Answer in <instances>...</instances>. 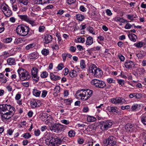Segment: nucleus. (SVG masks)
<instances>
[{"instance_id": "1", "label": "nucleus", "mask_w": 146, "mask_h": 146, "mask_svg": "<svg viewBox=\"0 0 146 146\" xmlns=\"http://www.w3.org/2000/svg\"><path fill=\"white\" fill-rule=\"evenodd\" d=\"M93 92V91L92 90L84 89L78 90L76 94L81 97L82 100H86L92 96Z\"/></svg>"}, {"instance_id": "2", "label": "nucleus", "mask_w": 146, "mask_h": 146, "mask_svg": "<svg viewBox=\"0 0 146 146\" xmlns=\"http://www.w3.org/2000/svg\"><path fill=\"white\" fill-rule=\"evenodd\" d=\"M30 29L24 25H19L17 26L16 29V31L17 34L22 36H25L28 34L32 35V33L29 34Z\"/></svg>"}, {"instance_id": "3", "label": "nucleus", "mask_w": 146, "mask_h": 146, "mask_svg": "<svg viewBox=\"0 0 146 146\" xmlns=\"http://www.w3.org/2000/svg\"><path fill=\"white\" fill-rule=\"evenodd\" d=\"M20 79L24 81L29 80L30 78L29 73L25 69L22 68H19L17 70Z\"/></svg>"}, {"instance_id": "4", "label": "nucleus", "mask_w": 146, "mask_h": 146, "mask_svg": "<svg viewBox=\"0 0 146 146\" xmlns=\"http://www.w3.org/2000/svg\"><path fill=\"white\" fill-rule=\"evenodd\" d=\"M91 83L98 88H103L106 86V84L104 82L96 79L92 80Z\"/></svg>"}, {"instance_id": "5", "label": "nucleus", "mask_w": 146, "mask_h": 146, "mask_svg": "<svg viewBox=\"0 0 146 146\" xmlns=\"http://www.w3.org/2000/svg\"><path fill=\"white\" fill-rule=\"evenodd\" d=\"M18 16L21 20L30 23L32 26L35 25V21L32 20L31 18L26 15H19Z\"/></svg>"}, {"instance_id": "6", "label": "nucleus", "mask_w": 146, "mask_h": 146, "mask_svg": "<svg viewBox=\"0 0 146 146\" xmlns=\"http://www.w3.org/2000/svg\"><path fill=\"white\" fill-rule=\"evenodd\" d=\"M100 123V129L102 131L107 130L110 128L112 125V122L109 120L101 121Z\"/></svg>"}, {"instance_id": "7", "label": "nucleus", "mask_w": 146, "mask_h": 146, "mask_svg": "<svg viewBox=\"0 0 146 146\" xmlns=\"http://www.w3.org/2000/svg\"><path fill=\"white\" fill-rule=\"evenodd\" d=\"M38 71V69L35 67L32 68L31 71V74L32 78L35 82H37L39 80V77L38 76L37 74Z\"/></svg>"}, {"instance_id": "8", "label": "nucleus", "mask_w": 146, "mask_h": 146, "mask_svg": "<svg viewBox=\"0 0 146 146\" xmlns=\"http://www.w3.org/2000/svg\"><path fill=\"white\" fill-rule=\"evenodd\" d=\"M7 7L2 5L1 7V9L5 15L7 17H9L12 15V12L10 9L7 8L8 6L7 5Z\"/></svg>"}, {"instance_id": "9", "label": "nucleus", "mask_w": 146, "mask_h": 146, "mask_svg": "<svg viewBox=\"0 0 146 146\" xmlns=\"http://www.w3.org/2000/svg\"><path fill=\"white\" fill-rule=\"evenodd\" d=\"M54 135L52 133L48 134L46 139H45V142L46 144L48 145H50L51 144H53V140Z\"/></svg>"}, {"instance_id": "10", "label": "nucleus", "mask_w": 146, "mask_h": 146, "mask_svg": "<svg viewBox=\"0 0 146 146\" xmlns=\"http://www.w3.org/2000/svg\"><path fill=\"white\" fill-rule=\"evenodd\" d=\"M8 111V110H7ZM9 111V112H6L4 114L3 113H1V118L3 120L4 119H8L11 117L13 115V113L11 111L8 110Z\"/></svg>"}, {"instance_id": "11", "label": "nucleus", "mask_w": 146, "mask_h": 146, "mask_svg": "<svg viewBox=\"0 0 146 146\" xmlns=\"http://www.w3.org/2000/svg\"><path fill=\"white\" fill-rule=\"evenodd\" d=\"M123 100L122 98L116 97L110 99V101L112 103L117 104L121 103Z\"/></svg>"}, {"instance_id": "12", "label": "nucleus", "mask_w": 146, "mask_h": 146, "mask_svg": "<svg viewBox=\"0 0 146 146\" xmlns=\"http://www.w3.org/2000/svg\"><path fill=\"white\" fill-rule=\"evenodd\" d=\"M108 145L111 144V145L113 146L116 144V139L113 136H110L108 138Z\"/></svg>"}, {"instance_id": "13", "label": "nucleus", "mask_w": 146, "mask_h": 146, "mask_svg": "<svg viewBox=\"0 0 146 146\" xmlns=\"http://www.w3.org/2000/svg\"><path fill=\"white\" fill-rule=\"evenodd\" d=\"M53 38L52 36L49 34H46L44 35V43L45 44H48L52 41Z\"/></svg>"}, {"instance_id": "14", "label": "nucleus", "mask_w": 146, "mask_h": 146, "mask_svg": "<svg viewBox=\"0 0 146 146\" xmlns=\"http://www.w3.org/2000/svg\"><path fill=\"white\" fill-rule=\"evenodd\" d=\"M125 68L128 69H130L135 66L134 62L131 60H128L125 62L124 64Z\"/></svg>"}, {"instance_id": "15", "label": "nucleus", "mask_w": 146, "mask_h": 146, "mask_svg": "<svg viewBox=\"0 0 146 146\" xmlns=\"http://www.w3.org/2000/svg\"><path fill=\"white\" fill-rule=\"evenodd\" d=\"M102 74L103 72L99 68L96 69V70L95 71L94 74V76L98 78L101 77Z\"/></svg>"}, {"instance_id": "16", "label": "nucleus", "mask_w": 146, "mask_h": 146, "mask_svg": "<svg viewBox=\"0 0 146 146\" xmlns=\"http://www.w3.org/2000/svg\"><path fill=\"white\" fill-rule=\"evenodd\" d=\"M54 2V0H37V3L38 4H44L52 3Z\"/></svg>"}, {"instance_id": "17", "label": "nucleus", "mask_w": 146, "mask_h": 146, "mask_svg": "<svg viewBox=\"0 0 146 146\" xmlns=\"http://www.w3.org/2000/svg\"><path fill=\"white\" fill-rule=\"evenodd\" d=\"M47 115V113H42L40 114V118L42 121L46 122L47 120V119L48 117Z\"/></svg>"}, {"instance_id": "18", "label": "nucleus", "mask_w": 146, "mask_h": 146, "mask_svg": "<svg viewBox=\"0 0 146 146\" xmlns=\"http://www.w3.org/2000/svg\"><path fill=\"white\" fill-rule=\"evenodd\" d=\"M98 68L95 64H92L90 66L89 70L90 72L94 74L95 71L96 70V69Z\"/></svg>"}, {"instance_id": "19", "label": "nucleus", "mask_w": 146, "mask_h": 146, "mask_svg": "<svg viewBox=\"0 0 146 146\" xmlns=\"http://www.w3.org/2000/svg\"><path fill=\"white\" fill-rule=\"evenodd\" d=\"M7 63L9 65H13L16 64L15 59L13 58H10L7 60Z\"/></svg>"}, {"instance_id": "20", "label": "nucleus", "mask_w": 146, "mask_h": 146, "mask_svg": "<svg viewBox=\"0 0 146 146\" xmlns=\"http://www.w3.org/2000/svg\"><path fill=\"white\" fill-rule=\"evenodd\" d=\"M50 76L52 80L55 81L59 80L61 79V77L60 76L55 75L52 73L50 74Z\"/></svg>"}, {"instance_id": "21", "label": "nucleus", "mask_w": 146, "mask_h": 146, "mask_svg": "<svg viewBox=\"0 0 146 146\" xmlns=\"http://www.w3.org/2000/svg\"><path fill=\"white\" fill-rule=\"evenodd\" d=\"M50 129L54 132L58 133L57 124L55 123L52 125L50 128Z\"/></svg>"}, {"instance_id": "22", "label": "nucleus", "mask_w": 146, "mask_h": 146, "mask_svg": "<svg viewBox=\"0 0 146 146\" xmlns=\"http://www.w3.org/2000/svg\"><path fill=\"white\" fill-rule=\"evenodd\" d=\"M128 36L130 39L133 42H135L137 38L135 34L132 33L131 34H129Z\"/></svg>"}, {"instance_id": "23", "label": "nucleus", "mask_w": 146, "mask_h": 146, "mask_svg": "<svg viewBox=\"0 0 146 146\" xmlns=\"http://www.w3.org/2000/svg\"><path fill=\"white\" fill-rule=\"evenodd\" d=\"M76 19L80 21H82L85 18L84 15L80 14H76Z\"/></svg>"}, {"instance_id": "24", "label": "nucleus", "mask_w": 146, "mask_h": 146, "mask_svg": "<svg viewBox=\"0 0 146 146\" xmlns=\"http://www.w3.org/2000/svg\"><path fill=\"white\" fill-rule=\"evenodd\" d=\"M93 39L91 36H88L86 39V44L87 45H91L93 43Z\"/></svg>"}, {"instance_id": "25", "label": "nucleus", "mask_w": 146, "mask_h": 146, "mask_svg": "<svg viewBox=\"0 0 146 146\" xmlns=\"http://www.w3.org/2000/svg\"><path fill=\"white\" fill-rule=\"evenodd\" d=\"M19 4H22L25 5H27L29 3V0H17L16 1Z\"/></svg>"}, {"instance_id": "26", "label": "nucleus", "mask_w": 146, "mask_h": 146, "mask_svg": "<svg viewBox=\"0 0 146 146\" xmlns=\"http://www.w3.org/2000/svg\"><path fill=\"white\" fill-rule=\"evenodd\" d=\"M2 105L3 107L2 110H10L11 108L12 110H13L15 109L14 107H12L10 105L2 104Z\"/></svg>"}, {"instance_id": "27", "label": "nucleus", "mask_w": 146, "mask_h": 146, "mask_svg": "<svg viewBox=\"0 0 146 146\" xmlns=\"http://www.w3.org/2000/svg\"><path fill=\"white\" fill-rule=\"evenodd\" d=\"M115 21L116 22H119L120 23H126L128 22L127 20L122 19L119 17L116 18L115 19Z\"/></svg>"}, {"instance_id": "28", "label": "nucleus", "mask_w": 146, "mask_h": 146, "mask_svg": "<svg viewBox=\"0 0 146 146\" xmlns=\"http://www.w3.org/2000/svg\"><path fill=\"white\" fill-rule=\"evenodd\" d=\"M142 105L140 104H135L133 105L131 107V109L132 110H135L137 109H142Z\"/></svg>"}, {"instance_id": "29", "label": "nucleus", "mask_w": 146, "mask_h": 146, "mask_svg": "<svg viewBox=\"0 0 146 146\" xmlns=\"http://www.w3.org/2000/svg\"><path fill=\"white\" fill-rule=\"evenodd\" d=\"M70 76L72 78L76 77L77 75V73L76 71L74 70H71L69 73Z\"/></svg>"}, {"instance_id": "30", "label": "nucleus", "mask_w": 146, "mask_h": 146, "mask_svg": "<svg viewBox=\"0 0 146 146\" xmlns=\"http://www.w3.org/2000/svg\"><path fill=\"white\" fill-rule=\"evenodd\" d=\"M127 17L129 19L133 21L134 19L137 18V16L136 15L129 14L127 15Z\"/></svg>"}, {"instance_id": "31", "label": "nucleus", "mask_w": 146, "mask_h": 146, "mask_svg": "<svg viewBox=\"0 0 146 146\" xmlns=\"http://www.w3.org/2000/svg\"><path fill=\"white\" fill-rule=\"evenodd\" d=\"M96 117L91 116L88 115L87 118V120L89 122H94L96 121Z\"/></svg>"}, {"instance_id": "32", "label": "nucleus", "mask_w": 146, "mask_h": 146, "mask_svg": "<svg viewBox=\"0 0 146 146\" xmlns=\"http://www.w3.org/2000/svg\"><path fill=\"white\" fill-rule=\"evenodd\" d=\"M41 93V91L37 90L35 89L33 92V94L36 97H39Z\"/></svg>"}, {"instance_id": "33", "label": "nucleus", "mask_w": 146, "mask_h": 146, "mask_svg": "<svg viewBox=\"0 0 146 146\" xmlns=\"http://www.w3.org/2000/svg\"><path fill=\"white\" fill-rule=\"evenodd\" d=\"M132 125L130 124H126L125 126L126 130L127 131L131 132V130L132 127Z\"/></svg>"}, {"instance_id": "34", "label": "nucleus", "mask_w": 146, "mask_h": 146, "mask_svg": "<svg viewBox=\"0 0 146 146\" xmlns=\"http://www.w3.org/2000/svg\"><path fill=\"white\" fill-rule=\"evenodd\" d=\"M137 72L139 74H143L145 72V70L143 68H139L137 69Z\"/></svg>"}, {"instance_id": "35", "label": "nucleus", "mask_w": 146, "mask_h": 146, "mask_svg": "<svg viewBox=\"0 0 146 146\" xmlns=\"http://www.w3.org/2000/svg\"><path fill=\"white\" fill-rule=\"evenodd\" d=\"M37 54L35 53H32L29 55V57L30 59H35L37 58Z\"/></svg>"}, {"instance_id": "36", "label": "nucleus", "mask_w": 146, "mask_h": 146, "mask_svg": "<svg viewBox=\"0 0 146 146\" xmlns=\"http://www.w3.org/2000/svg\"><path fill=\"white\" fill-rule=\"evenodd\" d=\"M56 36L58 38V40L59 44H61L62 43V40L60 36V34L58 33H57L56 34Z\"/></svg>"}, {"instance_id": "37", "label": "nucleus", "mask_w": 146, "mask_h": 146, "mask_svg": "<svg viewBox=\"0 0 146 146\" xmlns=\"http://www.w3.org/2000/svg\"><path fill=\"white\" fill-rule=\"evenodd\" d=\"M58 125V132L64 129V128L63 125L60 124L59 123H57Z\"/></svg>"}, {"instance_id": "38", "label": "nucleus", "mask_w": 146, "mask_h": 146, "mask_svg": "<svg viewBox=\"0 0 146 146\" xmlns=\"http://www.w3.org/2000/svg\"><path fill=\"white\" fill-rule=\"evenodd\" d=\"M60 87L59 86H56L54 89V93L57 94L60 91Z\"/></svg>"}, {"instance_id": "39", "label": "nucleus", "mask_w": 146, "mask_h": 146, "mask_svg": "<svg viewBox=\"0 0 146 146\" xmlns=\"http://www.w3.org/2000/svg\"><path fill=\"white\" fill-rule=\"evenodd\" d=\"M143 44L142 42H140L137 43H134V45L137 48H140L142 47Z\"/></svg>"}, {"instance_id": "40", "label": "nucleus", "mask_w": 146, "mask_h": 146, "mask_svg": "<svg viewBox=\"0 0 146 146\" xmlns=\"http://www.w3.org/2000/svg\"><path fill=\"white\" fill-rule=\"evenodd\" d=\"M87 29L89 32L93 35L95 34V32L94 31V29L91 26H89L87 28Z\"/></svg>"}, {"instance_id": "41", "label": "nucleus", "mask_w": 146, "mask_h": 146, "mask_svg": "<svg viewBox=\"0 0 146 146\" xmlns=\"http://www.w3.org/2000/svg\"><path fill=\"white\" fill-rule=\"evenodd\" d=\"M60 141V139L59 138H55L54 137V138L53 140V144H52V146H54L55 145V144H56L57 143H58Z\"/></svg>"}, {"instance_id": "42", "label": "nucleus", "mask_w": 146, "mask_h": 146, "mask_svg": "<svg viewBox=\"0 0 146 146\" xmlns=\"http://www.w3.org/2000/svg\"><path fill=\"white\" fill-rule=\"evenodd\" d=\"M31 135L30 133H27L23 134V137L26 139H28L31 137Z\"/></svg>"}, {"instance_id": "43", "label": "nucleus", "mask_w": 146, "mask_h": 146, "mask_svg": "<svg viewBox=\"0 0 146 146\" xmlns=\"http://www.w3.org/2000/svg\"><path fill=\"white\" fill-rule=\"evenodd\" d=\"M68 134L70 137H74L75 134V132L73 130H70L68 132Z\"/></svg>"}, {"instance_id": "44", "label": "nucleus", "mask_w": 146, "mask_h": 146, "mask_svg": "<svg viewBox=\"0 0 146 146\" xmlns=\"http://www.w3.org/2000/svg\"><path fill=\"white\" fill-rule=\"evenodd\" d=\"M80 65L81 68L82 69H84L85 68L86 65L85 64V61L84 60H82L81 61L80 63Z\"/></svg>"}, {"instance_id": "45", "label": "nucleus", "mask_w": 146, "mask_h": 146, "mask_svg": "<svg viewBox=\"0 0 146 146\" xmlns=\"http://www.w3.org/2000/svg\"><path fill=\"white\" fill-rule=\"evenodd\" d=\"M118 110H109L108 112H107V113L109 115V114H114L115 115L117 114V111Z\"/></svg>"}, {"instance_id": "46", "label": "nucleus", "mask_w": 146, "mask_h": 146, "mask_svg": "<svg viewBox=\"0 0 146 146\" xmlns=\"http://www.w3.org/2000/svg\"><path fill=\"white\" fill-rule=\"evenodd\" d=\"M77 39L78 42L83 43L85 41V39L84 38H82L81 37L78 38Z\"/></svg>"}, {"instance_id": "47", "label": "nucleus", "mask_w": 146, "mask_h": 146, "mask_svg": "<svg viewBox=\"0 0 146 146\" xmlns=\"http://www.w3.org/2000/svg\"><path fill=\"white\" fill-rule=\"evenodd\" d=\"M31 104L32 107L33 108H35L37 106V103L34 101L31 102Z\"/></svg>"}, {"instance_id": "48", "label": "nucleus", "mask_w": 146, "mask_h": 146, "mask_svg": "<svg viewBox=\"0 0 146 146\" xmlns=\"http://www.w3.org/2000/svg\"><path fill=\"white\" fill-rule=\"evenodd\" d=\"M42 53L44 55L46 56L49 54V51L48 50L44 49L42 50Z\"/></svg>"}, {"instance_id": "49", "label": "nucleus", "mask_w": 146, "mask_h": 146, "mask_svg": "<svg viewBox=\"0 0 146 146\" xmlns=\"http://www.w3.org/2000/svg\"><path fill=\"white\" fill-rule=\"evenodd\" d=\"M48 73L46 71H44L41 74L40 76L42 78H46L48 76Z\"/></svg>"}, {"instance_id": "50", "label": "nucleus", "mask_w": 146, "mask_h": 146, "mask_svg": "<svg viewBox=\"0 0 146 146\" xmlns=\"http://www.w3.org/2000/svg\"><path fill=\"white\" fill-rule=\"evenodd\" d=\"M117 82L119 84L121 85V86H123L125 84V82L124 80L121 79L117 80Z\"/></svg>"}, {"instance_id": "51", "label": "nucleus", "mask_w": 146, "mask_h": 146, "mask_svg": "<svg viewBox=\"0 0 146 146\" xmlns=\"http://www.w3.org/2000/svg\"><path fill=\"white\" fill-rule=\"evenodd\" d=\"M115 80L112 78H108L107 79V82L109 83H115Z\"/></svg>"}, {"instance_id": "52", "label": "nucleus", "mask_w": 146, "mask_h": 146, "mask_svg": "<svg viewBox=\"0 0 146 146\" xmlns=\"http://www.w3.org/2000/svg\"><path fill=\"white\" fill-rule=\"evenodd\" d=\"M76 50V48L73 46H71L69 49V50L72 52H75Z\"/></svg>"}, {"instance_id": "53", "label": "nucleus", "mask_w": 146, "mask_h": 146, "mask_svg": "<svg viewBox=\"0 0 146 146\" xmlns=\"http://www.w3.org/2000/svg\"><path fill=\"white\" fill-rule=\"evenodd\" d=\"M64 67V64L62 63H60L58 65L57 68L59 70H62Z\"/></svg>"}, {"instance_id": "54", "label": "nucleus", "mask_w": 146, "mask_h": 146, "mask_svg": "<svg viewBox=\"0 0 146 146\" xmlns=\"http://www.w3.org/2000/svg\"><path fill=\"white\" fill-rule=\"evenodd\" d=\"M61 122L66 125H68L69 124L70 122L68 120H67L66 119H64L61 120Z\"/></svg>"}, {"instance_id": "55", "label": "nucleus", "mask_w": 146, "mask_h": 146, "mask_svg": "<svg viewBox=\"0 0 146 146\" xmlns=\"http://www.w3.org/2000/svg\"><path fill=\"white\" fill-rule=\"evenodd\" d=\"M45 29V27L44 26H41L38 28V31L40 32H43Z\"/></svg>"}, {"instance_id": "56", "label": "nucleus", "mask_w": 146, "mask_h": 146, "mask_svg": "<svg viewBox=\"0 0 146 146\" xmlns=\"http://www.w3.org/2000/svg\"><path fill=\"white\" fill-rule=\"evenodd\" d=\"M141 121L144 125H146V117L142 116L141 117Z\"/></svg>"}, {"instance_id": "57", "label": "nucleus", "mask_w": 146, "mask_h": 146, "mask_svg": "<svg viewBox=\"0 0 146 146\" xmlns=\"http://www.w3.org/2000/svg\"><path fill=\"white\" fill-rule=\"evenodd\" d=\"M80 10L83 12H85L86 9L83 5H81L80 7Z\"/></svg>"}, {"instance_id": "58", "label": "nucleus", "mask_w": 146, "mask_h": 146, "mask_svg": "<svg viewBox=\"0 0 146 146\" xmlns=\"http://www.w3.org/2000/svg\"><path fill=\"white\" fill-rule=\"evenodd\" d=\"M76 0H67V2L69 4H71L76 2Z\"/></svg>"}, {"instance_id": "59", "label": "nucleus", "mask_w": 146, "mask_h": 146, "mask_svg": "<svg viewBox=\"0 0 146 146\" xmlns=\"http://www.w3.org/2000/svg\"><path fill=\"white\" fill-rule=\"evenodd\" d=\"M118 57L119 59L122 61H124L125 60L124 57L122 55H118Z\"/></svg>"}, {"instance_id": "60", "label": "nucleus", "mask_w": 146, "mask_h": 146, "mask_svg": "<svg viewBox=\"0 0 146 146\" xmlns=\"http://www.w3.org/2000/svg\"><path fill=\"white\" fill-rule=\"evenodd\" d=\"M33 44H30L26 46V48L27 50H28L31 48L33 47Z\"/></svg>"}, {"instance_id": "61", "label": "nucleus", "mask_w": 146, "mask_h": 146, "mask_svg": "<svg viewBox=\"0 0 146 146\" xmlns=\"http://www.w3.org/2000/svg\"><path fill=\"white\" fill-rule=\"evenodd\" d=\"M132 27V25L129 23H127L126 24L125 28L126 29H130Z\"/></svg>"}, {"instance_id": "62", "label": "nucleus", "mask_w": 146, "mask_h": 146, "mask_svg": "<svg viewBox=\"0 0 146 146\" xmlns=\"http://www.w3.org/2000/svg\"><path fill=\"white\" fill-rule=\"evenodd\" d=\"M47 93V92L46 90L43 91L42 94L41 96L43 98L45 97L46 96Z\"/></svg>"}, {"instance_id": "63", "label": "nucleus", "mask_w": 146, "mask_h": 146, "mask_svg": "<svg viewBox=\"0 0 146 146\" xmlns=\"http://www.w3.org/2000/svg\"><path fill=\"white\" fill-rule=\"evenodd\" d=\"M13 131V130L11 129H9L7 131V133L10 135H11Z\"/></svg>"}, {"instance_id": "64", "label": "nucleus", "mask_w": 146, "mask_h": 146, "mask_svg": "<svg viewBox=\"0 0 146 146\" xmlns=\"http://www.w3.org/2000/svg\"><path fill=\"white\" fill-rule=\"evenodd\" d=\"M12 40V39L11 38H7L5 39V42L6 43H9Z\"/></svg>"}]
</instances>
